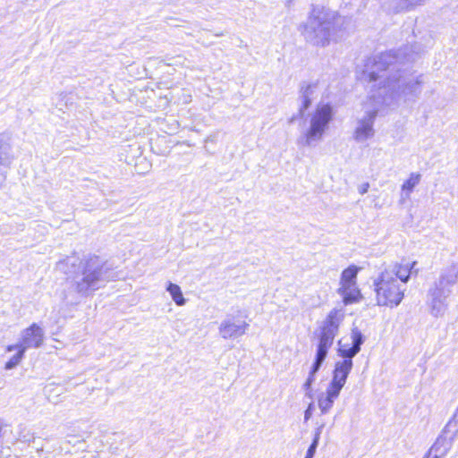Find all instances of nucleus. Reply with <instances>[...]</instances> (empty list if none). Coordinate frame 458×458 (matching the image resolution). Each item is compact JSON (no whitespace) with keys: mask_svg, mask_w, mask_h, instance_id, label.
Wrapping results in <instances>:
<instances>
[{"mask_svg":"<svg viewBox=\"0 0 458 458\" xmlns=\"http://www.w3.org/2000/svg\"><path fill=\"white\" fill-rule=\"evenodd\" d=\"M369 78H370V81H381V80H386L387 79L388 80L387 86L391 85V82L389 81V77L387 76L386 72L383 74H377L375 72H372L369 74ZM379 83L381 84L382 81H380Z\"/></svg>","mask_w":458,"mask_h":458,"instance_id":"nucleus-26","label":"nucleus"},{"mask_svg":"<svg viewBox=\"0 0 458 458\" xmlns=\"http://www.w3.org/2000/svg\"><path fill=\"white\" fill-rule=\"evenodd\" d=\"M249 327L246 321L235 322L232 318H225L220 323L218 332L225 340L234 339L242 336Z\"/></svg>","mask_w":458,"mask_h":458,"instance_id":"nucleus-11","label":"nucleus"},{"mask_svg":"<svg viewBox=\"0 0 458 458\" xmlns=\"http://www.w3.org/2000/svg\"><path fill=\"white\" fill-rule=\"evenodd\" d=\"M326 360V357H323L321 355H318L317 353H315V358H314V361L310 367V372H309V376L305 381V383L303 384V388L305 390H310L312 384L314 383L315 381V378H316V374L317 372L319 370V369L321 368L323 362L325 361Z\"/></svg>","mask_w":458,"mask_h":458,"instance_id":"nucleus-19","label":"nucleus"},{"mask_svg":"<svg viewBox=\"0 0 458 458\" xmlns=\"http://www.w3.org/2000/svg\"><path fill=\"white\" fill-rule=\"evenodd\" d=\"M318 441H319V432L316 433L313 442L308 448L304 458H314V455L316 454V450H317V447L318 445Z\"/></svg>","mask_w":458,"mask_h":458,"instance_id":"nucleus-24","label":"nucleus"},{"mask_svg":"<svg viewBox=\"0 0 458 458\" xmlns=\"http://www.w3.org/2000/svg\"><path fill=\"white\" fill-rule=\"evenodd\" d=\"M421 175L418 173H411L402 185V197L408 199L414 188L420 183Z\"/></svg>","mask_w":458,"mask_h":458,"instance_id":"nucleus-20","label":"nucleus"},{"mask_svg":"<svg viewBox=\"0 0 458 458\" xmlns=\"http://www.w3.org/2000/svg\"><path fill=\"white\" fill-rule=\"evenodd\" d=\"M458 282V260L452 263L441 273L436 284L445 289H450Z\"/></svg>","mask_w":458,"mask_h":458,"instance_id":"nucleus-15","label":"nucleus"},{"mask_svg":"<svg viewBox=\"0 0 458 458\" xmlns=\"http://www.w3.org/2000/svg\"><path fill=\"white\" fill-rule=\"evenodd\" d=\"M350 341L340 340L338 342V356L341 360H352L360 351V346L364 343V335L357 327L352 329Z\"/></svg>","mask_w":458,"mask_h":458,"instance_id":"nucleus-8","label":"nucleus"},{"mask_svg":"<svg viewBox=\"0 0 458 458\" xmlns=\"http://www.w3.org/2000/svg\"><path fill=\"white\" fill-rule=\"evenodd\" d=\"M382 106V99L377 96H369L361 102L363 115L358 117L352 132L354 140L364 143L375 136L374 123Z\"/></svg>","mask_w":458,"mask_h":458,"instance_id":"nucleus-5","label":"nucleus"},{"mask_svg":"<svg viewBox=\"0 0 458 458\" xmlns=\"http://www.w3.org/2000/svg\"><path fill=\"white\" fill-rule=\"evenodd\" d=\"M311 416V404H310L309 408L305 411L304 418L305 420H309Z\"/></svg>","mask_w":458,"mask_h":458,"instance_id":"nucleus-28","label":"nucleus"},{"mask_svg":"<svg viewBox=\"0 0 458 458\" xmlns=\"http://www.w3.org/2000/svg\"><path fill=\"white\" fill-rule=\"evenodd\" d=\"M368 189H369V184H368V183H366V184H364V185H362V186L360 187V192L361 194H364V193H366V192L368 191Z\"/></svg>","mask_w":458,"mask_h":458,"instance_id":"nucleus-29","label":"nucleus"},{"mask_svg":"<svg viewBox=\"0 0 458 458\" xmlns=\"http://www.w3.org/2000/svg\"><path fill=\"white\" fill-rule=\"evenodd\" d=\"M44 339V329L38 324L33 323L20 333L19 339L16 344L19 347L27 351L30 348H39L43 344Z\"/></svg>","mask_w":458,"mask_h":458,"instance_id":"nucleus-7","label":"nucleus"},{"mask_svg":"<svg viewBox=\"0 0 458 458\" xmlns=\"http://www.w3.org/2000/svg\"><path fill=\"white\" fill-rule=\"evenodd\" d=\"M14 160L12 136L0 133V165L8 167Z\"/></svg>","mask_w":458,"mask_h":458,"instance_id":"nucleus-14","label":"nucleus"},{"mask_svg":"<svg viewBox=\"0 0 458 458\" xmlns=\"http://www.w3.org/2000/svg\"><path fill=\"white\" fill-rule=\"evenodd\" d=\"M338 19L335 12L315 6L299 30L306 42L316 47H326L330 43Z\"/></svg>","mask_w":458,"mask_h":458,"instance_id":"nucleus-2","label":"nucleus"},{"mask_svg":"<svg viewBox=\"0 0 458 458\" xmlns=\"http://www.w3.org/2000/svg\"><path fill=\"white\" fill-rule=\"evenodd\" d=\"M389 58H390V55L388 54L383 55L380 57L381 61L377 64V66H379L381 64V63H386Z\"/></svg>","mask_w":458,"mask_h":458,"instance_id":"nucleus-27","label":"nucleus"},{"mask_svg":"<svg viewBox=\"0 0 458 458\" xmlns=\"http://www.w3.org/2000/svg\"><path fill=\"white\" fill-rule=\"evenodd\" d=\"M334 107L330 103L320 101L310 114L309 126L297 139L302 148H312L319 143L334 118Z\"/></svg>","mask_w":458,"mask_h":458,"instance_id":"nucleus-3","label":"nucleus"},{"mask_svg":"<svg viewBox=\"0 0 458 458\" xmlns=\"http://www.w3.org/2000/svg\"><path fill=\"white\" fill-rule=\"evenodd\" d=\"M339 293L342 295L345 305L358 302L361 299V293L357 284L340 285Z\"/></svg>","mask_w":458,"mask_h":458,"instance_id":"nucleus-17","label":"nucleus"},{"mask_svg":"<svg viewBox=\"0 0 458 458\" xmlns=\"http://www.w3.org/2000/svg\"><path fill=\"white\" fill-rule=\"evenodd\" d=\"M435 449V445L429 450V455L433 453V450Z\"/></svg>","mask_w":458,"mask_h":458,"instance_id":"nucleus-30","label":"nucleus"},{"mask_svg":"<svg viewBox=\"0 0 458 458\" xmlns=\"http://www.w3.org/2000/svg\"><path fill=\"white\" fill-rule=\"evenodd\" d=\"M416 261L403 260L385 267L374 279L375 300L378 306L390 309L401 304Z\"/></svg>","mask_w":458,"mask_h":458,"instance_id":"nucleus-1","label":"nucleus"},{"mask_svg":"<svg viewBox=\"0 0 458 458\" xmlns=\"http://www.w3.org/2000/svg\"><path fill=\"white\" fill-rule=\"evenodd\" d=\"M325 89L326 85L319 82H313L302 86L300 96V111L302 112L308 109L312 101L316 99L324 91Z\"/></svg>","mask_w":458,"mask_h":458,"instance_id":"nucleus-12","label":"nucleus"},{"mask_svg":"<svg viewBox=\"0 0 458 458\" xmlns=\"http://www.w3.org/2000/svg\"><path fill=\"white\" fill-rule=\"evenodd\" d=\"M340 393L327 386L325 393L318 397V405L323 414H327L332 409L335 400L339 397Z\"/></svg>","mask_w":458,"mask_h":458,"instance_id":"nucleus-16","label":"nucleus"},{"mask_svg":"<svg viewBox=\"0 0 458 458\" xmlns=\"http://www.w3.org/2000/svg\"><path fill=\"white\" fill-rule=\"evenodd\" d=\"M418 88H419V84L418 83H414V84H411V85L407 84V85H405L402 89L401 94H403L404 96H406L408 93H411V94L416 95Z\"/></svg>","mask_w":458,"mask_h":458,"instance_id":"nucleus-25","label":"nucleus"},{"mask_svg":"<svg viewBox=\"0 0 458 458\" xmlns=\"http://www.w3.org/2000/svg\"><path fill=\"white\" fill-rule=\"evenodd\" d=\"M360 270V268L355 265H351L345 268L341 274L340 285L356 284L357 275Z\"/></svg>","mask_w":458,"mask_h":458,"instance_id":"nucleus-21","label":"nucleus"},{"mask_svg":"<svg viewBox=\"0 0 458 458\" xmlns=\"http://www.w3.org/2000/svg\"><path fill=\"white\" fill-rule=\"evenodd\" d=\"M79 262V259L75 256L67 257L64 260L58 263V268L64 273H72V271L69 267H75Z\"/></svg>","mask_w":458,"mask_h":458,"instance_id":"nucleus-23","label":"nucleus"},{"mask_svg":"<svg viewBox=\"0 0 458 458\" xmlns=\"http://www.w3.org/2000/svg\"><path fill=\"white\" fill-rule=\"evenodd\" d=\"M166 291L169 293L172 300L177 306H183L186 304V300L183 297L181 287L172 282H168L166 284Z\"/></svg>","mask_w":458,"mask_h":458,"instance_id":"nucleus-22","label":"nucleus"},{"mask_svg":"<svg viewBox=\"0 0 458 458\" xmlns=\"http://www.w3.org/2000/svg\"><path fill=\"white\" fill-rule=\"evenodd\" d=\"M111 279L110 269L106 263L99 257H89L82 263L81 276L76 279L77 290L89 293L99 289Z\"/></svg>","mask_w":458,"mask_h":458,"instance_id":"nucleus-4","label":"nucleus"},{"mask_svg":"<svg viewBox=\"0 0 458 458\" xmlns=\"http://www.w3.org/2000/svg\"><path fill=\"white\" fill-rule=\"evenodd\" d=\"M345 318V311L343 309H333L327 315L319 327L316 353L327 357L339 328Z\"/></svg>","mask_w":458,"mask_h":458,"instance_id":"nucleus-6","label":"nucleus"},{"mask_svg":"<svg viewBox=\"0 0 458 458\" xmlns=\"http://www.w3.org/2000/svg\"><path fill=\"white\" fill-rule=\"evenodd\" d=\"M6 352H16L14 355H13L5 363L4 369L7 370L14 369L18 366L22 360L25 353V350L21 347H19L17 344H10L6 347Z\"/></svg>","mask_w":458,"mask_h":458,"instance_id":"nucleus-18","label":"nucleus"},{"mask_svg":"<svg viewBox=\"0 0 458 458\" xmlns=\"http://www.w3.org/2000/svg\"><path fill=\"white\" fill-rule=\"evenodd\" d=\"M451 293L450 289H445L437 284L428 291V304L430 313L435 317H442L447 310V298Z\"/></svg>","mask_w":458,"mask_h":458,"instance_id":"nucleus-9","label":"nucleus"},{"mask_svg":"<svg viewBox=\"0 0 458 458\" xmlns=\"http://www.w3.org/2000/svg\"><path fill=\"white\" fill-rule=\"evenodd\" d=\"M353 368L352 360H338L332 371V378L327 386L341 393Z\"/></svg>","mask_w":458,"mask_h":458,"instance_id":"nucleus-10","label":"nucleus"},{"mask_svg":"<svg viewBox=\"0 0 458 458\" xmlns=\"http://www.w3.org/2000/svg\"><path fill=\"white\" fill-rule=\"evenodd\" d=\"M382 5L390 13L407 12L422 5L427 0H381Z\"/></svg>","mask_w":458,"mask_h":458,"instance_id":"nucleus-13","label":"nucleus"}]
</instances>
